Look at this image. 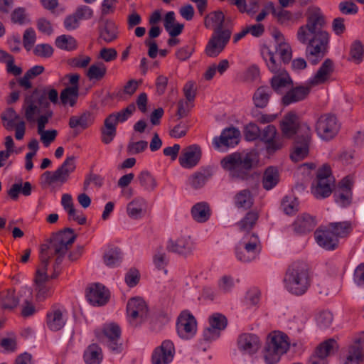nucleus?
I'll return each instance as SVG.
<instances>
[{"label":"nucleus","mask_w":364,"mask_h":364,"mask_svg":"<svg viewBox=\"0 0 364 364\" xmlns=\"http://www.w3.org/2000/svg\"><path fill=\"white\" fill-rule=\"evenodd\" d=\"M326 18L321 9H309L306 23L299 28L297 39L307 44L306 57L310 63L316 65L326 55L329 42V34L324 30Z\"/></svg>","instance_id":"1"},{"label":"nucleus","mask_w":364,"mask_h":364,"mask_svg":"<svg viewBox=\"0 0 364 364\" xmlns=\"http://www.w3.org/2000/svg\"><path fill=\"white\" fill-rule=\"evenodd\" d=\"M225 17L221 11H213L205 18L206 28L215 26L205 49V53L208 57H217L224 50L230 39L232 33L230 29L225 28Z\"/></svg>","instance_id":"2"},{"label":"nucleus","mask_w":364,"mask_h":364,"mask_svg":"<svg viewBox=\"0 0 364 364\" xmlns=\"http://www.w3.org/2000/svg\"><path fill=\"white\" fill-rule=\"evenodd\" d=\"M256 155L252 152H234L223 157L221 167L233 180L247 181L251 177V171L257 165Z\"/></svg>","instance_id":"3"},{"label":"nucleus","mask_w":364,"mask_h":364,"mask_svg":"<svg viewBox=\"0 0 364 364\" xmlns=\"http://www.w3.org/2000/svg\"><path fill=\"white\" fill-rule=\"evenodd\" d=\"M77 235L73 229L65 228L57 232L53 233L48 240L49 252L52 253V257L56 255L53 264V273L49 277V279H55L60 274L59 267L61 264L64 256L75 242Z\"/></svg>","instance_id":"4"},{"label":"nucleus","mask_w":364,"mask_h":364,"mask_svg":"<svg viewBox=\"0 0 364 364\" xmlns=\"http://www.w3.org/2000/svg\"><path fill=\"white\" fill-rule=\"evenodd\" d=\"M284 284L286 289L294 295L305 294L311 285L308 265L303 262H293L287 269Z\"/></svg>","instance_id":"5"},{"label":"nucleus","mask_w":364,"mask_h":364,"mask_svg":"<svg viewBox=\"0 0 364 364\" xmlns=\"http://www.w3.org/2000/svg\"><path fill=\"white\" fill-rule=\"evenodd\" d=\"M136 106L129 104L126 108L117 112L109 114L105 119L104 126L101 128V140L105 144H110L117 134V124L126 122L135 112Z\"/></svg>","instance_id":"6"},{"label":"nucleus","mask_w":364,"mask_h":364,"mask_svg":"<svg viewBox=\"0 0 364 364\" xmlns=\"http://www.w3.org/2000/svg\"><path fill=\"white\" fill-rule=\"evenodd\" d=\"M288 336L282 333L269 335L264 350V358L267 364H275L281 355L287 353L289 348Z\"/></svg>","instance_id":"7"},{"label":"nucleus","mask_w":364,"mask_h":364,"mask_svg":"<svg viewBox=\"0 0 364 364\" xmlns=\"http://www.w3.org/2000/svg\"><path fill=\"white\" fill-rule=\"evenodd\" d=\"M260 252V241L257 234L244 236L235 247V255L242 262H250L256 259Z\"/></svg>","instance_id":"8"},{"label":"nucleus","mask_w":364,"mask_h":364,"mask_svg":"<svg viewBox=\"0 0 364 364\" xmlns=\"http://www.w3.org/2000/svg\"><path fill=\"white\" fill-rule=\"evenodd\" d=\"M43 92L33 91L31 94L25 97L22 109L24 111V117L28 122H34L37 116L41 112V109L48 108L50 102L46 100Z\"/></svg>","instance_id":"9"},{"label":"nucleus","mask_w":364,"mask_h":364,"mask_svg":"<svg viewBox=\"0 0 364 364\" xmlns=\"http://www.w3.org/2000/svg\"><path fill=\"white\" fill-rule=\"evenodd\" d=\"M341 124L336 116L332 113L321 114L316 120L315 131L324 141L333 139L338 133Z\"/></svg>","instance_id":"10"},{"label":"nucleus","mask_w":364,"mask_h":364,"mask_svg":"<svg viewBox=\"0 0 364 364\" xmlns=\"http://www.w3.org/2000/svg\"><path fill=\"white\" fill-rule=\"evenodd\" d=\"M75 169V156H68L55 171H46L41 175L42 183L50 186L59 183L62 185L68 181Z\"/></svg>","instance_id":"11"},{"label":"nucleus","mask_w":364,"mask_h":364,"mask_svg":"<svg viewBox=\"0 0 364 364\" xmlns=\"http://www.w3.org/2000/svg\"><path fill=\"white\" fill-rule=\"evenodd\" d=\"M333 178L331 175V170L328 164H323L317 170L315 184L312 193L316 198H325L332 193Z\"/></svg>","instance_id":"12"},{"label":"nucleus","mask_w":364,"mask_h":364,"mask_svg":"<svg viewBox=\"0 0 364 364\" xmlns=\"http://www.w3.org/2000/svg\"><path fill=\"white\" fill-rule=\"evenodd\" d=\"M148 307L144 299L139 297L130 299L127 304L128 321L132 327H137L148 317Z\"/></svg>","instance_id":"13"},{"label":"nucleus","mask_w":364,"mask_h":364,"mask_svg":"<svg viewBox=\"0 0 364 364\" xmlns=\"http://www.w3.org/2000/svg\"><path fill=\"white\" fill-rule=\"evenodd\" d=\"M311 139L310 127L307 124H303L299 129V134L295 138L294 151L290 155L292 161H301L308 155Z\"/></svg>","instance_id":"14"},{"label":"nucleus","mask_w":364,"mask_h":364,"mask_svg":"<svg viewBox=\"0 0 364 364\" xmlns=\"http://www.w3.org/2000/svg\"><path fill=\"white\" fill-rule=\"evenodd\" d=\"M176 331L180 338L188 340L192 338L197 331V321L188 311H183L176 321Z\"/></svg>","instance_id":"15"},{"label":"nucleus","mask_w":364,"mask_h":364,"mask_svg":"<svg viewBox=\"0 0 364 364\" xmlns=\"http://www.w3.org/2000/svg\"><path fill=\"white\" fill-rule=\"evenodd\" d=\"M259 138L266 144V149L269 154L274 153L281 149L284 146L282 137L277 136L275 126L269 124L259 131Z\"/></svg>","instance_id":"16"},{"label":"nucleus","mask_w":364,"mask_h":364,"mask_svg":"<svg viewBox=\"0 0 364 364\" xmlns=\"http://www.w3.org/2000/svg\"><path fill=\"white\" fill-rule=\"evenodd\" d=\"M174 354L173 343L171 340H165L154 350L151 356L152 364H168L173 360Z\"/></svg>","instance_id":"17"},{"label":"nucleus","mask_w":364,"mask_h":364,"mask_svg":"<svg viewBox=\"0 0 364 364\" xmlns=\"http://www.w3.org/2000/svg\"><path fill=\"white\" fill-rule=\"evenodd\" d=\"M52 257V253L49 252L48 244L41 245L39 259L41 264L36 272L35 282L36 285L44 284L49 279L47 274V268Z\"/></svg>","instance_id":"18"},{"label":"nucleus","mask_w":364,"mask_h":364,"mask_svg":"<svg viewBox=\"0 0 364 364\" xmlns=\"http://www.w3.org/2000/svg\"><path fill=\"white\" fill-rule=\"evenodd\" d=\"M103 334L106 337V344L108 348L114 353H119L122 350V344L119 342L121 329L114 323L105 325L103 328Z\"/></svg>","instance_id":"19"},{"label":"nucleus","mask_w":364,"mask_h":364,"mask_svg":"<svg viewBox=\"0 0 364 364\" xmlns=\"http://www.w3.org/2000/svg\"><path fill=\"white\" fill-rule=\"evenodd\" d=\"M240 132L233 127L225 128L220 136L214 137L213 144L216 149L221 146H235L240 141Z\"/></svg>","instance_id":"20"},{"label":"nucleus","mask_w":364,"mask_h":364,"mask_svg":"<svg viewBox=\"0 0 364 364\" xmlns=\"http://www.w3.org/2000/svg\"><path fill=\"white\" fill-rule=\"evenodd\" d=\"M87 301L93 306H103L109 299V291L101 284H94L86 291Z\"/></svg>","instance_id":"21"},{"label":"nucleus","mask_w":364,"mask_h":364,"mask_svg":"<svg viewBox=\"0 0 364 364\" xmlns=\"http://www.w3.org/2000/svg\"><path fill=\"white\" fill-rule=\"evenodd\" d=\"M201 156V148L197 144H193L183 149L178 161L183 168H192L199 163Z\"/></svg>","instance_id":"22"},{"label":"nucleus","mask_w":364,"mask_h":364,"mask_svg":"<svg viewBox=\"0 0 364 364\" xmlns=\"http://www.w3.org/2000/svg\"><path fill=\"white\" fill-rule=\"evenodd\" d=\"M302 124L299 125L298 117L294 112H289L286 114L280 122L282 139H291L294 135H299Z\"/></svg>","instance_id":"23"},{"label":"nucleus","mask_w":364,"mask_h":364,"mask_svg":"<svg viewBox=\"0 0 364 364\" xmlns=\"http://www.w3.org/2000/svg\"><path fill=\"white\" fill-rule=\"evenodd\" d=\"M311 88L308 82L306 85L293 87L284 95L282 98V103L284 106H288L302 101L309 96Z\"/></svg>","instance_id":"24"},{"label":"nucleus","mask_w":364,"mask_h":364,"mask_svg":"<svg viewBox=\"0 0 364 364\" xmlns=\"http://www.w3.org/2000/svg\"><path fill=\"white\" fill-rule=\"evenodd\" d=\"M166 249L168 252L186 257L192 254L193 244L190 237L182 236L176 240L170 239L167 242Z\"/></svg>","instance_id":"25"},{"label":"nucleus","mask_w":364,"mask_h":364,"mask_svg":"<svg viewBox=\"0 0 364 364\" xmlns=\"http://www.w3.org/2000/svg\"><path fill=\"white\" fill-rule=\"evenodd\" d=\"M261 346L257 336L252 333H242L237 339V347L243 353L252 355L255 353Z\"/></svg>","instance_id":"26"},{"label":"nucleus","mask_w":364,"mask_h":364,"mask_svg":"<svg viewBox=\"0 0 364 364\" xmlns=\"http://www.w3.org/2000/svg\"><path fill=\"white\" fill-rule=\"evenodd\" d=\"M98 42L102 41L106 43H110L118 38V28L115 23L109 19L101 21L99 27Z\"/></svg>","instance_id":"27"},{"label":"nucleus","mask_w":364,"mask_h":364,"mask_svg":"<svg viewBox=\"0 0 364 364\" xmlns=\"http://www.w3.org/2000/svg\"><path fill=\"white\" fill-rule=\"evenodd\" d=\"M314 237L318 245L326 250H334L338 246V239L329 228L316 230Z\"/></svg>","instance_id":"28"},{"label":"nucleus","mask_w":364,"mask_h":364,"mask_svg":"<svg viewBox=\"0 0 364 364\" xmlns=\"http://www.w3.org/2000/svg\"><path fill=\"white\" fill-rule=\"evenodd\" d=\"M333 72V61L327 58L321 64L313 77L308 80L311 87L325 83L331 76Z\"/></svg>","instance_id":"29"},{"label":"nucleus","mask_w":364,"mask_h":364,"mask_svg":"<svg viewBox=\"0 0 364 364\" xmlns=\"http://www.w3.org/2000/svg\"><path fill=\"white\" fill-rule=\"evenodd\" d=\"M212 176L210 168H200L188 177V183L193 189L198 190L204 187Z\"/></svg>","instance_id":"30"},{"label":"nucleus","mask_w":364,"mask_h":364,"mask_svg":"<svg viewBox=\"0 0 364 364\" xmlns=\"http://www.w3.org/2000/svg\"><path fill=\"white\" fill-rule=\"evenodd\" d=\"M146 201L142 198H136L127 204V213L133 220L142 218L146 213Z\"/></svg>","instance_id":"31"},{"label":"nucleus","mask_w":364,"mask_h":364,"mask_svg":"<svg viewBox=\"0 0 364 364\" xmlns=\"http://www.w3.org/2000/svg\"><path fill=\"white\" fill-rule=\"evenodd\" d=\"M258 219L259 213L257 210H250L237 223V225L240 231L245 233L244 236H250L252 233L251 230L257 224Z\"/></svg>","instance_id":"32"},{"label":"nucleus","mask_w":364,"mask_h":364,"mask_svg":"<svg viewBox=\"0 0 364 364\" xmlns=\"http://www.w3.org/2000/svg\"><path fill=\"white\" fill-rule=\"evenodd\" d=\"M66 319L61 310L53 308L47 314V326L53 331L60 330L65 324Z\"/></svg>","instance_id":"33"},{"label":"nucleus","mask_w":364,"mask_h":364,"mask_svg":"<svg viewBox=\"0 0 364 364\" xmlns=\"http://www.w3.org/2000/svg\"><path fill=\"white\" fill-rule=\"evenodd\" d=\"M94 122V116L90 112H85L80 115H75L70 117L68 125L71 129L80 128L85 130Z\"/></svg>","instance_id":"34"},{"label":"nucleus","mask_w":364,"mask_h":364,"mask_svg":"<svg viewBox=\"0 0 364 364\" xmlns=\"http://www.w3.org/2000/svg\"><path fill=\"white\" fill-rule=\"evenodd\" d=\"M315 225L314 219L309 214H302L298 216L293 223L294 232L299 234H305L311 231Z\"/></svg>","instance_id":"35"},{"label":"nucleus","mask_w":364,"mask_h":364,"mask_svg":"<svg viewBox=\"0 0 364 364\" xmlns=\"http://www.w3.org/2000/svg\"><path fill=\"white\" fill-rule=\"evenodd\" d=\"M191 215L198 223H203L208 221L211 215L210 206L206 202H199L191 208Z\"/></svg>","instance_id":"36"},{"label":"nucleus","mask_w":364,"mask_h":364,"mask_svg":"<svg viewBox=\"0 0 364 364\" xmlns=\"http://www.w3.org/2000/svg\"><path fill=\"white\" fill-rule=\"evenodd\" d=\"M234 203L237 208L246 210L254 204L252 193L249 189L240 191L234 197Z\"/></svg>","instance_id":"37"},{"label":"nucleus","mask_w":364,"mask_h":364,"mask_svg":"<svg viewBox=\"0 0 364 364\" xmlns=\"http://www.w3.org/2000/svg\"><path fill=\"white\" fill-rule=\"evenodd\" d=\"M103 358L101 348L96 343L88 346L83 354V359L86 364H100Z\"/></svg>","instance_id":"38"},{"label":"nucleus","mask_w":364,"mask_h":364,"mask_svg":"<svg viewBox=\"0 0 364 364\" xmlns=\"http://www.w3.org/2000/svg\"><path fill=\"white\" fill-rule=\"evenodd\" d=\"M271 87L277 93L282 90L293 84V81L287 71L275 74L270 80Z\"/></svg>","instance_id":"39"},{"label":"nucleus","mask_w":364,"mask_h":364,"mask_svg":"<svg viewBox=\"0 0 364 364\" xmlns=\"http://www.w3.org/2000/svg\"><path fill=\"white\" fill-rule=\"evenodd\" d=\"M279 181V173L277 168L269 166L266 168L262 178L263 188L267 190H271L277 185Z\"/></svg>","instance_id":"40"},{"label":"nucleus","mask_w":364,"mask_h":364,"mask_svg":"<svg viewBox=\"0 0 364 364\" xmlns=\"http://www.w3.org/2000/svg\"><path fill=\"white\" fill-rule=\"evenodd\" d=\"M271 95L272 91L269 87L261 86L258 87L252 97L255 107L262 109L266 107L269 101Z\"/></svg>","instance_id":"41"},{"label":"nucleus","mask_w":364,"mask_h":364,"mask_svg":"<svg viewBox=\"0 0 364 364\" xmlns=\"http://www.w3.org/2000/svg\"><path fill=\"white\" fill-rule=\"evenodd\" d=\"M19 303L18 296L14 294V290L7 289L0 292V307L6 310H12Z\"/></svg>","instance_id":"42"},{"label":"nucleus","mask_w":364,"mask_h":364,"mask_svg":"<svg viewBox=\"0 0 364 364\" xmlns=\"http://www.w3.org/2000/svg\"><path fill=\"white\" fill-rule=\"evenodd\" d=\"M363 360V350L359 341L348 348L343 364H359Z\"/></svg>","instance_id":"43"},{"label":"nucleus","mask_w":364,"mask_h":364,"mask_svg":"<svg viewBox=\"0 0 364 364\" xmlns=\"http://www.w3.org/2000/svg\"><path fill=\"white\" fill-rule=\"evenodd\" d=\"M32 186L30 182H25L22 184V180L19 183H16L11 185L7 193L9 196L14 200L18 198L19 193H22L25 196H28L31 194Z\"/></svg>","instance_id":"44"},{"label":"nucleus","mask_w":364,"mask_h":364,"mask_svg":"<svg viewBox=\"0 0 364 364\" xmlns=\"http://www.w3.org/2000/svg\"><path fill=\"white\" fill-rule=\"evenodd\" d=\"M107 73V66L102 62L92 64L86 72V76L90 81H100Z\"/></svg>","instance_id":"45"},{"label":"nucleus","mask_w":364,"mask_h":364,"mask_svg":"<svg viewBox=\"0 0 364 364\" xmlns=\"http://www.w3.org/2000/svg\"><path fill=\"white\" fill-rule=\"evenodd\" d=\"M43 71L44 67L42 65H35L32 67L26 72L23 77H21L18 80L19 85L26 90L31 89L32 87V83L30 82V80L41 75Z\"/></svg>","instance_id":"46"},{"label":"nucleus","mask_w":364,"mask_h":364,"mask_svg":"<svg viewBox=\"0 0 364 364\" xmlns=\"http://www.w3.org/2000/svg\"><path fill=\"white\" fill-rule=\"evenodd\" d=\"M105 264L109 267H114L122 262V253L119 248L112 247L107 250L103 256Z\"/></svg>","instance_id":"47"},{"label":"nucleus","mask_w":364,"mask_h":364,"mask_svg":"<svg viewBox=\"0 0 364 364\" xmlns=\"http://www.w3.org/2000/svg\"><path fill=\"white\" fill-rule=\"evenodd\" d=\"M338 348V346L336 341L330 338L321 343L316 348L315 353L321 358L326 359V357L333 354Z\"/></svg>","instance_id":"48"},{"label":"nucleus","mask_w":364,"mask_h":364,"mask_svg":"<svg viewBox=\"0 0 364 364\" xmlns=\"http://www.w3.org/2000/svg\"><path fill=\"white\" fill-rule=\"evenodd\" d=\"M79 96L78 89L75 87H67L60 93V98L63 105L73 107Z\"/></svg>","instance_id":"49"},{"label":"nucleus","mask_w":364,"mask_h":364,"mask_svg":"<svg viewBox=\"0 0 364 364\" xmlns=\"http://www.w3.org/2000/svg\"><path fill=\"white\" fill-rule=\"evenodd\" d=\"M328 228L338 238L344 237L352 231V225L348 221L331 223L328 225Z\"/></svg>","instance_id":"50"},{"label":"nucleus","mask_w":364,"mask_h":364,"mask_svg":"<svg viewBox=\"0 0 364 364\" xmlns=\"http://www.w3.org/2000/svg\"><path fill=\"white\" fill-rule=\"evenodd\" d=\"M266 7L270 9L272 14L275 16L278 22L282 24L293 20V14L291 11L284 10L282 8L277 10L274 4L271 1L267 3Z\"/></svg>","instance_id":"51"},{"label":"nucleus","mask_w":364,"mask_h":364,"mask_svg":"<svg viewBox=\"0 0 364 364\" xmlns=\"http://www.w3.org/2000/svg\"><path fill=\"white\" fill-rule=\"evenodd\" d=\"M263 58L266 62V65L269 70L275 74L286 71L282 67L281 62H277L275 60L274 52L268 49L267 55H263Z\"/></svg>","instance_id":"52"},{"label":"nucleus","mask_w":364,"mask_h":364,"mask_svg":"<svg viewBox=\"0 0 364 364\" xmlns=\"http://www.w3.org/2000/svg\"><path fill=\"white\" fill-rule=\"evenodd\" d=\"M55 43L58 48L68 51L73 50L77 48L76 40L69 35H61L57 37Z\"/></svg>","instance_id":"53"},{"label":"nucleus","mask_w":364,"mask_h":364,"mask_svg":"<svg viewBox=\"0 0 364 364\" xmlns=\"http://www.w3.org/2000/svg\"><path fill=\"white\" fill-rule=\"evenodd\" d=\"M137 178L141 186L146 191H152L157 186L156 179L148 171H141Z\"/></svg>","instance_id":"54"},{"label":"nucleus","mask_w":364,"mask_h":364,"mask_svg":"<svg viewBox=\"0 0 364 364\" xmlns=\"http://www.w3.org/2000/svg\"><path fill=\"white\" fill-rule=\"evenodd\" d=\"M350 60L359 64L363 60L364 48L361 41L356 40L353 42L350 49Z\"/></svg>","instance_id":"55"},{"label":"nucleus","mask_w":364,"mask_h":364,"mask_svg":"<svg viewBox=\"0 0 364 364\" xmlns=\"http://www.w3.org/2000/svg\"><path fill=\"white\" fill-rule=\"evenodd\" d=\"M275 52L279 54L283 64H288L291 61L292 50L287 42H279V45H275Z\"/></svg>","instance_id":"56"},{"label":"nucleus","mask_w":364,"mask_h":364,"mask_svg":"<svg viewBox=\"0 0 364 364\" xmlns=\"http://www.w3.org/2000/svg\"><path fill=\"white\" fill-rule=\"evenodd\" d=\"M11 21L13 23L18 25L30 23V19L24 7L16 8L11 14Z\"/></svg>","instance_id":"57"},{"label":"nucleus","mask_w":364,"mask_h":364,"mask_svg":"<svg viewBox=\"0 0 364 364\" xmlns=\"http://www.w3.org/2000/svg\"><path fill=\"white\" fill-rule=\"evenodd\" d=\"M335 202L341 207L345 208L348 206L352 201V191L346 190L343 191L337 190L333 194Z\"/></svg>","instance_id":"58"},{"label":"nucleus","mask_w":364,"mask_h":364,"mask_svg":"<svg viewBox=\"0 0 364 364\" xmlns=\"http://www.w3.org/2000/svg\"><path fill=\"white\" fill-rule=\"evenodd\" d=\"M209 324L220 331L226 328L228 320L223 314L215 313L209 317Z\"/></svg>","instance_id":"59"},{"label":"nucleus","mask_w":364,"mask_h":364,"mask_svg":"<svg viewBox=\"0 0 364 364\" xmlns=\"http://www.w3.org/2000/svg\"><path fill=\"white\" fill-rule=\"evenodd\" d=\"M299 202L296 198L286 196L282 202V208L287 215H291L298 211Z\"/></svg>","instance_id":"60"},{"label":"nucleus","mask_w":364,"mask_h":364,"mask_svg":"<svg viewBox=\"0 0 364 364\" xmlns=\"http://www.w3.org/2000/svg\"><path fill=\"white\" fill-rule=\"evenodd\" d=\"M33 53L36 56L48 58L53 55V48L48 43H41L35 46Z\"/></svg>","instance_id":"61"},{"label":"nucleus","mask_w":364,"mask_h":364,"mask_svg":"<svg viewBox=\"0 0 364 364\" xmlns=\"http://www.w3.org/2000/svg\"><path fill=\"white\" fill-rule=\"evenodd\" d=\"M36 40V34L33 28L25 30L23 36V44L25 49L29 51L33 46Z\"/></svg>","instance_id":"62"},{"label":"nucleus","mask_w":364,"mask_h":364,"mask_svg":"<svg viewBox=\"0 0 364 364\" xmlns=\"http://www.w3.org/2000/svg\"><path fill=\"white\" fill-rule=\"evenodd\" d=\"M91 61L90 56L78 55L68 60V64L73 68H85Z\"/></svg>","instance_id":"63"},{"label":"nucleus","mask_w":364,"mask_h":364,"mask_svg":"<svg viewBox=\"0 0 364 364\" xmlns=\"http://www.w3.org/2000/svg\"><path fill=\"white\" fill-rule=\"evenodd\" d=\"M153 262L158 269H164L168 263L166 255L162 247L157 249L153 257Z\"/></svg>","instance_id":"64"}]
</instances>
